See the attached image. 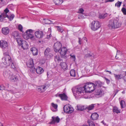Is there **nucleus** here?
I'll return each instance as SVG.
<instances>
[{"instance_id":"obj_1","label":"nucleus","mask_w":126,"mask_h":126,"mask_svg":"<svg viewBox=\"0 0 126 126\" xmlns=\"http://www.w3.org/2000/svg\"><path fill=\"white\" fill-rule=\"evenodd\" d=\"M72 91L76 97L81 96L84 95V93H86L84 86H77L72 89Z\"/></svg>"},{"instance_id":"obj_2","label":"nucleus","mask_w":126,"mask_h":126,"mask_svg":"<svg viewBox=\"0 0 126 126\" xmlns=\"http://www.w3.org/2000/svg\"><path fill=\"white\" fill-rule=\"evenodd\" d=\"M9 12V10L8 8H6L2 13H0V20L1 21H4L6 17H7L10 21H11L15 17L14 15L12 14L9 16L7 14Z\"/></svg>"},{"instance_id":"obj_3","label":"nucleus","mask_w":126,"mask_h":126,"mask_svg":"<svg viewBox=\"0 0 126 126\" xmlns=\"http://www.w3.org/2000/svg\"><path fill=\"white\" fill-rule=\"evenodd\" d=\"M121 24L117 19H112L109 20L108 27L110 29H114L120 27Z\"/></svg>"},{"instance_id":"obj_4","label":"nucleus","mask_w":126,"mask_h":126,"mask_svg":"<svg viewBox=\"0 0 126 126\" xmlns=\"http://www.w3.org/2000/svg\"><path fill=\"white\" fill-rule=\"evenodd\" d=\"M84 86L87 93H90L96 89L95 86L94 82H87Z\"/></svg>"},{"instance_id":"obj_5","label":"nucleus","mask_w":126,"mask_h":126,"mask_svg":"<svg viewBox=\"0 0 126 126\" xmlns=\"http://www.w3.org/2000/svg\"><path fill=\"white\" fill-rule=\"evenodd\" d=\"M17 43L23 49H26L28 48L29 45L26 41L22 40L21 39H19L17 40Z\"/></svg>"},{"instance_id":"obj_6","label":"nucleus","mask_w":126,"mask_h":126,"mask_svg":"<svg viewBox=\"0 0 126 126\" xmlns=\"http://www.w3.org/2000/svg\"><path fill=\"white\" fill-rule=\"evenodd\" d=\"M91 29L93 31L97 30L100 27L99 22L98 21H93L91 23Z\"/></svg>"},{"instance_id":"obj_7","label":"nucleus","mask_w":126,"mask_h":126,"mask_svg":"<svg viewBox=\"0 0 126 126\" xmlns=\"http://www.w3.org/2000/svg\"><path fill=\"white\" fill-rule=\"evenodd\" d=\"M63 108L64 111L66 113H71L73 111V108L69 104L64 106Z\"/></svg>"},{"instance_id":"obj_8","label":"nucleus","mask_w":126,"mask_h":126,"mask_svg":"<svg viewBox=\"0 0 126 126\" xmlns=\"http://www.w3.org/2000/svg\"><path fill=\"white\" fill-rule=\"evenodd\" d=\"M2 62L5 65H9L11 63V59L10 56H7L6 57H4L2 59Z\"/></svg>"},{"instance_id":"obj_9","label":"nucleus","mask_w":126,"mask_h":126,"mask_svg":"<svg viewBox=\"0 0 126 126\" xmlns=\"http://www.w3.org/2000/svg\"><path fill=\"white\" fill-rule=\"evenodd\" d=\"M84 10L83 8H79L78 13H80L78 15V18L79 19H83L86 18L88 16V15L83 13Z\"/></svg>"},{"instance_id":"obj_10","label":"nucleus","mask_w":126,"mask_h":126,"mask_svg":"<svg viewBox=\"0 0 126 126\" xmlns=\"http://www.w3.org/2000/svg\"><path fill=\"white\" fill-rule=\"evenodd\" d=\"M33 31L31 29H29L26 31L25 34H26L24 35V38L26 39H28L30 37L33 36Z\"/></svg>"},{"instance_id":"obj_11","label":"nucleus","mask_w":126,"mask_h":126,"mask_svg":"<svg viewBox=\"0 0 126 126\" xmlns=\"http://www.w3.org/2000/svg\"><path fill=\"white\" fill-rule=\"evenodd\" d=\"M62 44L59 42H57L54 44L53 46V49L56 52H59L61 48Z\"/></svg>"},{"instance_id":"obj_12","label":"nucleus","mask_w":126,"mask_h":126,"mask_svg":"<svg viewBox=\"0 0 126 126\" xmlns=\"http://www.w3.org/2000/svg\"><path fill=\"white\" fill-rule=\"evenodd\" d=\"M51 121L49 123V124L51 125L55 124L56 123H59L60 121V119L58 116L56 117L53 116L50 120Z\"/></svg>"},{"instance_id":"obj_13","label":"nucleus","mask_w":126,"mask_h":126,"mask_svg":"<svg viewBox=\"0 0 126 126\" xmlns=\"http://www.w3.org/2000/svg\"><path fill=\"white\" fill-rule=\"evenodd\" d=\"M8 45L7 42L4 40L0 41V47L3 49H7Z\"/></svg>"},{"instance_id":"obj_14","label":"nucleus","mask_w":126,"mask_h":126,"mask_svg":"<svg viewBox=\"0 0 126 126\" xmlns=\"http://www.w3.org/2000/svg\"><path fill=\"white\" fill-rule=\"evenodd\" d=\"M94 94L98 96V97H100L103 96L104 94V91L101 89H96L94 92Z\"/></svg>"},{"instance_id":"obj_15","label":"nucleus","mask_w":126,"mask_h":126,"mask_svg":"<svg viewBox=\"0 0 126 126\" xmlns=\"http://www.w3.org/2000/svg\"><path fill=\"white\" fill-rule=\"evenodd\" d=\"M35 34L36 37L39 39L42 38L43 36V32L41 31H36L35 33Z\"/></svg>"},{"instance_id":"obj_16","label":"nucleus","mask_w":126,"mask_h":126,"mask_svg":"<svg viewBox=\"0 0 126 126\" xmlns=\"http://www.w3.org/2000/svg\"><path fill=\"white\" fill-rule=\"evenodd\" d=\"M67 50L65 47H63L61 48V50L59 52L61 56H65L67 53Z\"/></svg>"},{"instance_id":"obj_17","label":"nucleus","mask_w":126,"mask_h":126,"mask_svg":"<svg viewBox=\"0 0 126 126\" xmlns=\"http://www.w3.org/2000/svg\"><path fill=\"white\" fill-rule=\"evenodd\" d=\"M12 35L14 37V39H15L17 42V40L19 39H21L20 37L19 32H17L15 31L12 33Z\"/></svg>"},{"instance_id":"obj_18","label":"nucleus","mask_w":126,"mask_h":126,"mask_svg":"<svg viewBox=\"0 0 126 126\" xmlns=\"http://www.w3.org/2000/svg\"><path fill=\"white\" fill-rule=\"evenodd\" d=\"M33 71H36V72L38 74H41L43 72V69L41 67H38L37 68L35 69L34 67L33 68Z\"/></svg>"},{"instance_id":"obj_19","label":"nucleus","mask_w":126,"mask_h":126,"mask_svg":"<svg viewBox=\"0 0 126 126\" xmlns=\"http://www.w3.org/2000/svg\"><path fill=\"white\" fill-rule=\"evenodd\" d=\"M10 30L8 27H3L2 28L1 32L4 35L8 34Z\"/></svg>"},{"instance_id":"obj_20","label":"nucleus","mask_w":126,"mask_h":126,"mask_svg":"<svg viewBox=\"0 0 126 126\" xmlns=\"http://www.w3.org/2000/svg\"><path fill=\"white\" fill-rule=\"evenodd\" d=\"M27 66L31 68H34L33 60L32 59H29L28 63L27 64Z\"/></svg>"},{"instance_id":"obj_21","label":"nucleus","mask_w":126,"mask_h":126,"mask_svg":"<svg viewBox=\"0 0 126 126\" xmlns=\"http://www.w3.org/2000/svg\"><path fill=\"white\" fill-rule=\"evenodd\" d=\"M58 96L62 100H66L67 99L68 97L64 93L59 94Z\"/></svg>"},{"instance_id":"obj_22","label":"nucleus","mask_w":126,"mask_h":126,"mask_svg":"<svg viewBox=\"0 0 126 126\" xmlns=\"http://www.w3.org/2000/svg\"><path fill=\"white\" fill-rule=\"evenodd\" d=\"M98 115L96 113H92L90 117L91 119L93 120H97L98 118Z\"/></svg>"},{"instance_id":"obj_23","label":"nucleus","mask_w":126,"mask_h":126,"mask_svg":"<svg viewBox=\"0 0 126 126\" xmlns=\"http://www.w3.org/2000/svg\"><path fill=\"white\" fill-rule=\"evenodd\" d=\"M60 65L61 68L63 69V71H65L67 69V66L66 63L65 62H62L60 63Z\"/></svg>"},{"instance_id":"obj_24","label":"nucleus","mask_w":126,"mask_h":126,"mask_svg":"<svg viewBox=\"0 0 126 126\" xmlns=\"http://www.w3.org/2000/svg\"><path fill=\"white\" fill-rule=\"evenodd\" d=\"M31 50L33 55H37L38 53V49L35 47H33L31 48Z\"/></svg>"},{"instance_id":"obj_25","label":"nucleus","mask_w":126,"mask_h":126,"mask_svg":"<svg viewBox=\"0 0 126 126\" xmlns=\"http://www.w3.org/2000/svg\"><path fill=\"white\" fill-rule=\"evenodd\" d=\"M10 73L11 72L10 71V70H7L3 72V75L5 78H8L9 77Z\"/></svg>"},{"instance_id":"obj_26","label":"nucleus","mask_w":126,"mask_h":126,"mask_svg":"<svg viewBox=\"0 0 126 126\" xmlns=\"http://www.w3.org/2000/svg\"><path fill=\"white\" fill-rule=\"evenodd\" d=\"M54 61L56 62L59 63L62 62V60L59 55H56L55 57Z\"/></svg>"},{"instance_id":"obj_27","label":"nucleus","mask_w":126,"mask_h":126,"mask_svg":"<svg viewBox=\"0 0 126 126\" xmlns=\"http://www.w3.org/2000/svg\"><path fill=\"white\" fill-rule=\"evenodd\" d=\"M10 80L13 82L17 81L18 79V77L13 75H12L11 77L10 78Z\"/></svg>"},{"instance_id":"obj_28","label":"nucleus","mask_w":126,"mask_h":126,"mask_svg":"<svg viewBox=\"0 0 126 126\" xmlns=\"http://www.w3.org/2000/svg\"><path fill=\"white\" fill-rule=\"evenodd\" d=\"M46 86L44 85H42L39 86L37 88L38 91L40 92H44Z\"/></svg>"},{"instance_id":"obj_29","label":"nucleus","mask_w":126,"mask_h":126,"mask_svg":"<svg viewBox=\"0 0 126 126\" xmlns=\"http://www.w3.org/2000/svg\"><path fill=\"white\" fill-rule=\"evenodd\" d=\"M114 75L115 77V79L116 80H118L121 79H122L123 78V76L122 74L120 75H116L115 74H114Z\"/></svg>"},{"instance_id":"obj_30","label":"nucleus","mask_w":126,"mask_h":126,"mask_svg":"<svg viewBox=\"0 0 126 126\" xmlns=\"http://www.w3.org/2000/svg\"><path fill=\"white\" fill-rule=\"evenodd\" d=\"M94 84L95 86L96 89L97 86L99 87H101L103 84V83L100 81H98L94 82Z\"/></svg>"},{"instance_id":"obj_31","label":"nucleus","mask_w":126,"mask_h":126,"mask_svg":"<svg viewBox=\"0 0 126 126\" xmlns=\"http://www.w3.org/2000/svg\"><path fill=\"white\" fill-rule=\"evenodd\" d=\"M52 107L51 108V110L53 111H56L57 110L58 105L57 104H55L53 103H52Z\"/></svg>"},{"instance_id":"obj_32","label":"nucleus","mask_w":126,"mask_h":126,"mask_svg":"<svg viewBox=\"0 0 126 126\" xmlns=\"http://www.w3.org/2000/svg\"><path fill=\"white\" fill-rule=\"evenodd\" d=\"M87 108L86 107L84 106H78V110H83L87 109Z\"/></svg>"},{"instance_id":"obj_33","label":"nucleus","mask_w":126,"mask_h":126,"mask_svg":"<svg viewBox=\"0 0 126 126\" xmlns=\"http://www.w3.org/2000/svg\"><path fill=\"white\" fill-rule=\"evenodd\" d=\"M43 22L45 24H50V23H53L51 22H52V21L49 20L48 19L44 18L43 19Z\"/></svg>"},{"instance_id":"obj_34","label":"nucleus","mask_w":126,"mask_h":126,"mask_svg":"<svg viewBox=\"0 0 126 126\" xmlns=\"http://www.w3.org/2000/svg\"><path fill=\"white\" fill-rule=\"evenodd\" d=\"M95 104H92L90 105L89 106H87V109L89 110H93L94 108V105Z\"/></svg>"},{"instance_id":"obj_35","label":"nucleus","mask_w":126,"mask_h":126,"mask_svg":"<svg viewBox=\"0 0 126 126\" xmlns=\"http://www.w3.org/2000/svg\"><path fill=\"white\" fill-rule=\"evenodd\" d=\"M51 51V49L49 48H47L45 50L44 52L45 55L46 56L50 53Z\"/></svg>"},{"instance_id":"obj_36","label":"nucleus","mask_w":126,"mask_h":126,"mask_svg":"<svg viewBox=\"0 0 126 126\" xmlns=\"http://www.w3.org/2000/svg\"><path fill=\"white\" fill-rule=\"evenodd\" d=\"M70 74L71 76L73 77H75L76 75L75 70L73 69L71 70L70 71Z\"/></svg>"},{"instance_id":"obj_37","label":"nucleus","mask_w":126,"mask_h":126,"mask_svg":"<svg viewBox=\"0 0 126 126\" xmlns=\"http://www.w3.org/2000/svg\"><path fill=\"white\" fill-rule=\"evenodd\" d=\"M107 16V13L105 14H102L99 15V18L100 19L104 18L106 17Z\"/></svg>"},{"instance_id":"obj_38","label":"nucleus","mask_w":126,"mask_h":126,"mask_svg":"<svg viewBox=\"0 0 126 126\" xmlns=\"http://www.w3.org/2000/svg\"><path fill=\"white\" fill-rule=\"evenodd\" d=\"M120 104L122 108H124L125 107L126 105L125 101H124L123 100H121L120 102Z\"/></svg>"},{"instance_id":"obj_39","label":"nucleus","mask_w":126,"mask_h":126,"mask_svg":"<svg viewBox=\"0 0 126 126\" xmlns=\"http://www.w3.org/2000/svg\"><path fill=\"white\" fill-rule=\"evenodd\" d=\"M87 122L89 126H95V125L93 122L90 120H88L87 121Z\"/></svg>"},{"instance_id":"obj_40","label":"nucleus","mask_w":126,"mask_h":126,"mask_svg":"<svg viewBox=\"0 0 126 126\" xmlns=\"http://www.w3.org/2000/svg\"><path fill=\"white\" fill-rule=\"evenodd\" d=\"M57 28V30L59 32H62L63 31V29L61 27L57 26L56 27Z\"/></svg>"},{"instance_id":"obj_41","label":"nucleus","mask_w":126,"mask_h":126,"mask_svg":"<svg viewBox=\"0 0 126 126\" xmlns=\"http://www.w3.org/2000/svg\"><path fill=\"white\" fill-rule=\"evenodd\" d=\"M122 3V2L118 1L115 4V6L117 7H119Z\"/></svg>"},{"instance_id":"obj_42","label":"nucleus","mask_w":126,"mask_h":126,"mask_svg":"<svg viewBox=\"0 0 126 126\" xmlns=\"http://www.w3.org/2000/svg\"><path fill=\"white\" fill-rule=\"evenodd\" d=\"M113 111L114 112H116L117 113H118L120 112V111L118 110V109L116 107H115L114 108Z\"/></svg>"},{"instance_id":"obj_43","label":"nucleus","mask_w":126,"mask_h":126,"mask_svg":"<svg viewBox=\"0 0 126 126\" xmlns=\"http://www.w3.org/2000/svg\"><path fill=\"white\" fill-rule=\"evenodd\" d=\"M8 91L9 92L12 94H14L17 93V91L16 90H9Z\"/></svg>"},{"instance_id":"obj_44","label":"nucleus","mask_w":126,"mask_h":126,"mask_svg":"<svg viewBox=\"0 0 126 126\" xmlns=\"http://www.w3.org/2000/svg\"><path fill=\"white\" fill-rule=\"evenodd\" d=\"M53 1L55 5H60V3L59 2L58 0H53Z\"/></svg>"},{"instance_id":"obj_45","label":"nucleus","mask_w":126,"mask_h":126,"mask_svg":"<svg viewBox=\"0 0 126 126\" xmlns=\"http://www.w3.org/2000/svg\"><path fill=\"white\" fill-rule=\"evenodd\" d=\"M70 56H71V58L72 59L73 61H75L76 59L75 55H72V54H71L70 55Z\"/></svg>"},{"instance_id":"obj_46","label":"nucleus","mask_w":126,"mask_h":126,"mask_svg":"<svg viewBox=\"0 0 126 126\" xmlns=\"http://www.w3.org/2000/svg\"><path fill=\"white\" fill-rule=\"evenodd\" d=\"M18 28L20 32H22V31L23 27L21 25L19 24L18 25Z\"/></svg>"},{"instance_id":"obj_47","label":"nucleus","mask_w":126,"mask_h":126,"mask_svg":"<svg viewBox=\"0 0 126 126\" xmlns=\"http://www.w3.org/2000/svg\"><path fill=\"white\" fill-rule=\"evenodd\" d=\"M122 11L124 15H126V8H122Z\"/></svg>"},{"instance_id":"obj_48","label":"nucleus","mask_w":126,"mask_h":126,"mask_svg":"<svg viewBox=\"0 0 126 126\" xmlns=\"http://www.w3.org/2000/svg\"><path fill=\"white\" fill-rule=\"evenodd\" d=\"M53 56L52 54V53H49L48 55H47V56H46L47 57H49V58H51Z\"/></svg>"},{"instance_id":"obj_49","label":"nucleus","mask_w":126,"mask_h":126,"mask_svg":"<svg viewBox=\"0 0 126 126\" xmlns=\"http://www.w3.org/2000/svg\"><path fill=\"white\" fill-rule=\"evenodd\" d=\"M5 87L3 85H2L0 86V90H4Z\"/></svg>"},{"instance_id":"obj_50","label":"nucleus","mask_w":126,"mask_h":126,"mask_svg":"<svg viewBox=\"0 0 126 126\" xmlns=\"http://www.w3.org/2000/svg\"><path fill=\"white\" fill-rule=\"evenodd\" d=\"M92 55H91L89 54H87L85 55V57H92Z\"/></svg>"},{"instance_id":"obj_51","label":"nucleus","mask_w":126,"mask_h":126,"mask_svg":"<svg viewBox=\"0 0 126 126\" xmlns=\"http://www.w3.org/2000/svg\"><path fill=\"white\" fill-rule=\"evenodd\" d=\"M29 38H30L31 40L33 41H35L36 40L35 38L33 35V36L32 37H30Z\"/></svg>"},{"instance_id":"obj_52","label":"nucleus","mask_w":126,"mask_h":126,"mask_svg":"<svg viewBox=\"0 0 126 126\" xmlns=\"http://www.w3.org/2000/svg\"><path fill=\"white\" fill-rule=\"evenodd\" d=\"M104 79L106 81V82L107 83V84H109L110 82V80H109L108 79H107V78L105 77L104 78Z\"/></svg>"},{"instance_id":"obj_53","label":"nucleus","mask_w":126,"mask_h":126,"mask_svg":"<svg viewBox=\"0 0 126 126\" xmlns=\"http://www.w3.org/2000/svg\"><path fill=\"white\" fill-rule=\"evenodd\" d=\"M126 2V0H125V1L122 4H123V7L122 8H125V7H126V3H125V2Z\"/></svg>"},{"instance_id":"obj_54","label":"nucleus","mask_w":126,"mask_h":126,"mask_svg":"<svg viewBox=\"0 0 126 126\" xmlns=\"http://www.w3.org/2000/svg\"><path fill=\"white\" fill-rule=\"evenodd\" d=\"M119 91V90H116L115 91H114V92H115V93L114 94L113 97H114V96H115V95L118 93Z\"/></svg>"},{"instance_id":"obj_55","label":"nucleus","mask_w":126,"mask_h":126,"mask_svg":"<svg viewBox=\"0 0 126 126\" xmlns=\"http://www.w3.org/2000/svg\"><path fill=\"white\" fill-rule=\"evenodd\" d=\"M51 34H50L49 35H47V39H49L50 38V37L51 36Z\"/></svg>"},{"instance_id":"obj_56","label":"nucleus","mask_w":126,"mask_h":126,"mask_svg":"<svg viewBox=\"0 0 126 126\" xmlns=\"http://www.w3.org/2000/svg\"><path fill=\"white\" fill-rule=\"evenodd\" d=\"M79 44L81 45V39L79 37Z\"/></svg>"},{"instance_id":"obj_57","label":"nucleus","mask_w":126,"mask_h":126,"mask_svg":"<svg viewBox=\"0 0 126 126\" xmlns=\"http://www.w3.org/2000/svg\"><path fill=\"white\" fill-rule=\"evenodd\" d=\"M4 54H5V56H4V57H6V56H7L8 55L9 56V54L7 52L5 53Z\"/></svg>"},{"instance_id":"obj_58","label":"nucleus","mask_w":126,"mask_h":126,"mask_svg":"<svg viewBox=\"0 0 126 126\" xmlns=\"http://www.w3.org/2000/svg\"><path fill=\"white\" fill-rule=\"evenodd\" d=\"M59 2L60 3V4H61L63 2V0H58Z\"/></svg>"},{"instance_id":"obj_59","label":"nucleus","mask_w":126,"mask_h":126,"mask_svg":"<svg viewBox=\"0 0 126 126\" xmlns=\"http://www.w3.org/2000/svg\"><path fill=\"white\" fill-rule=\"evenodd\" d=\"M11 67L12 68L14 69L15 67L14 64L12 63L11 64Z\"/></svg>"},{"instance_id":"obj_60","label":"nucleus","mask_w":126,"mask_h":126,"mask_svg":"<svg viewBox=\"0 0 126 126\" xmlns=\"http://www.w3.org/2000/svg\"><path fill=\"white\" fill-rule=\"evenodd\" d=\"M105 71H106L107 72H108L110 74H111V72L110 71L106 70H105Z\"/></svg>"},{"instance_id":"obj_61","label":"nucleus","mask_w":126,"mask_h":126,"mask_svg":"<svg viewBox=\"0 0 126 126\" xmlns=\"http://www.w3.org/2000/svg\"><path fill=\"white\" fill-rule=\"evenodd\" d=\"M114 0H108V1H106L105 2H111L113 1Z\"/></svg>"},{"instance_id":"obj_62","label":"nucleus","mask_w":126,"mask_h":126,"mask_svg":"<svg viewBox=\"0 0 126 126\" xmlns=\"http://www.w3.org/2000/svg\"><path fill=\"white\" fill-rule=\"evenodd\" d=\"M101 123H103L104 125H106V124L104 122V121L103 120L101 122Z\"/></svg>"},{"instance_id":"obj_63","label":"nucleus","mask_w":126,"mask_h":126,"mask_svg":"<svg viewBox=\"0 0 126 126\" xmlns=\"http://www.w3.org/2000/svg\"><path fill=\"white\" fill-rule=\"evenodd\" d=\"M6 86L7 87L9 88V84L8 83L6 84Z\"/></svg>"},{"instance_id":"obj_64","label":"nucleus","mask_w":126,"mask_h":126,"mask_svg":"<svg viewBox=\"0 0 126 126\" xmlns=\"http://www.w3.org/2000/svg\"><path fill=\"white\" fill-rule=\"evenodd\" d=\"M0 126H3L2 124L0 123Z\"/></svg>"}]
</instances>
